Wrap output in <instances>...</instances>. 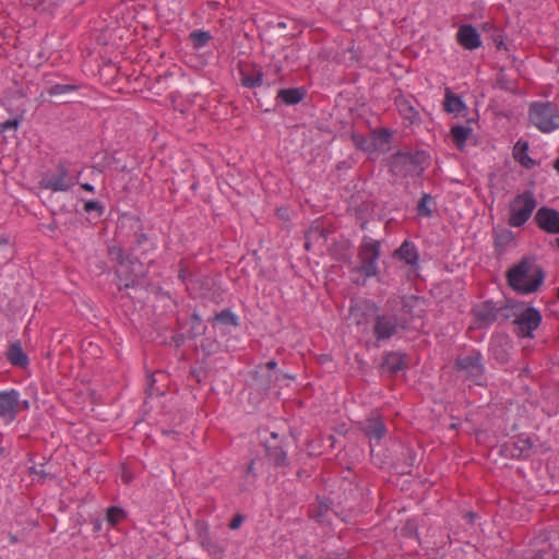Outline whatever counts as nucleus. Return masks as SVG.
I'll return each mask as SVG.
<instances>
[{"label":"nucleus","instance_id":"obj_1","mask_svg":"<svg viewBox=\"0 0 559 559\" xmlns=\"http://www.w3.org/2000/svg\"><path fill=\"white\" fill-rule=\"evenodd\" d=\"M545 278V272L534 259L523 258L507 273L509 286L519 294L535 293Z\"/></svg>","mask_w":559,"mask_h":559},{"label":"nucleus","instance_id":"obj_2","mask_svg":"<svg viewBox=\"0 0 559 559\" xmlns=\"http://www.w3.org/2000/svg\"><path fill=\"white\" fill-rule=\"evenodd\" d=\"M361 311L366 317H372L373 320V335L378 342L390 340L394 336L400 329H405V322L393 312H379V307L373 301H364L350 307V313L356 316Z\"/></svg>","mask_w":559,"mask_h":559},{"label":"nucleus","instance_id":"obj_3","mask_svg":"<svg viewBox=\"0 0 559 559\" xmlns=\"http://www.w3.org/2000/svg\"><path fill=\"white\" fill-rule=\"evenodd\" d=\"M453 370L463 381L478 386H484L487 383L484 357L477 349H471L465 355H460L454 360Z\"/></svg>","mask_w":559,"mask_h":559},{"label":"nucleus","instance_id":"obj_4","mask_svg":"<svg viewBox=\"0 0 559 559\" xmlns=\"http://www.w3.org/2000/svg\"><path fill=\"white\" fill-rule=\"evenodd\" d=\"M429 155L425 151H399L391 156L390 168L395 176H420L425 171Z\"/></svg>","mask_w":559,"mask_h":559},{"label":"nucleus","instance_id":"obj_5","mask_svg":"<svg viewBox=\"0 0 559 559\" xmlns=\"http://www.w3.org/2000/svg\"><path fill=\"white\" fill-rule=\"evenodd\" d=\"M528 119L539 131L551 132L559 128V107L552 102H533Z\"/></svg>","mask_w":559,"mask_h":559},{"label":"nucleus","instance_id":"obj_6","mask_svg":"<svg viewBox=\"0 0 559 559\" xmlns=\"http://www.w3.org/2000/svg\"><path fill=\"white\" fill-rule=\"evenodd\" d=\"M117 235L130 240L133 250L152 245L150 238L144 233V227L140 217L136 215L123 214L118 219Z\"/></svg>","mask_w":559,"mask_h":559},{"label":"nucleus","instance_id":"obj_7","mask_svg":"<svg viewBox=\"0 0 559 559\" xmlns=\"http://www.w3.org/2000/svg\"><path fill=\"white\" fill-rule=\"evenodd\" d=\"M380 241L365 236L358 251L359 265L353 271L361 273L365 277L376 276L378 274L377 261L380 258Z\"/></svg>","mask_w":559,"mask_h":559},{"label":"nucleus","instance_id":"obj_8","mask_svg":"<svg viewBox=\"0 0 559 559\" xmlns=\"http://www.w3.org/2000/svg\"><path fill=\"white\" fill-rule=\"evenodd\" d=\"M537 202L531 191L518 194L510 203L509 225L512 227L523 226L532 216Z\"/></svg>","mask_w":559,"mask_h":559},{"label":"nucleus","instance_id":"obj_9","mask_svg":"<svg viewBox=\"0 0 559 559\" xmlns=\"http://www.w3.org/2000/svg\"><path fill=\"white\" fill-rule=\"evenodd\" d=\"M475 322L479 329L490 326L492 323L502 318L503 321L509 320L513 314L508 306L497 307L492 300H486L473 308Z\"/></svg>","mask_w":559,"mask_h":559},{"label":"nucleus","instance_id":"obj_10","mask_svg":"<svg viewBox=\"0 0 559 559\" xmlns=\"http://www.w3.org/2000/svg\"><path fill=\"white\" fill-rule=\"evenodd\" d=\"M119 280V287H134L140 283V280L145 275L144 264L136 258L130 259L121 263L116 270Z\"/></svg>","mask_w":559,"mask_h":559},{"label":"nucleus","instance_id":"obj_11","mask_svg":"<svg viewBox=\"0 0 559 559\" xmlns=\"http://www.w3.org/2000/svg\"><path fill=\"white\" fill-rule=\"evenodd\" d=\"M74 185L75 180L62 162L58 164L56 174L46 176L40 180V187L51 191H68Z\"/></svg>","mask_w":559,"mask_h":559},{"label":"nucleus","instance_id":"obj_12","mask_svg":"<svg viewBox=\"0 0 559 559\" xmlns=\"http://www.w3.org/2000/svg\"><path fill=\"white\" fill-rule=\"evenodd\" d=\"M542 322L540 312L533 307L525 308L514 320L513 324L518 326L516 335L520 337H532L533 332Z\"/></svg>","mask_w":559,"mask_h":559},{"label":"nucleus","instance_id":"obj_13","mask_svg":"<svg viewBox=\"0 0 559 559\" xmlns=\"http://www.w3.org/2000/svg\"><path fill=\"white\" fill-rule=\"evenodd\" d=\"M534 221L542 230L548 234H559V211L542 206L537 210Z\"/></svg>","mask_w":559,"mask_h":559},{"label":"nucleus","instance_id":"obj_14","mask_svg":"<svg viewBox=\"0 0 559 559\" xmlns=\"http://www.w3.org/2000/svg\"><path fill=\"white\" fill-rule=\"evenodd\" d=\"M20 393L16 390L0 391V418L10 424L17 416V397Z\"/></svg>","mask_w":559,"mask_h":559},{"label":"nucleus","instance_id":"obj_15","mask_svg":"<svg viewBox=\"0 0 559 559\" xmlns=\"http://www.w3.org/2000/svg\"><path fill=\"white\" fill-rule=\"evenodd\" d=\"M532 448L533 441L531 438L520 436L516 441L503 443L500 452L507 457L521 459L527 457Z\"/></svg>","mask_w":559,"mask_h":559},{"label":"nucleus","instance_id":"obj_16","mask_svg":"<svg viewBox=\"0 0 559 559\" xmlns=\"http://www.w3.org/2000/svg\"><path fill=\"white\" fill-rule=\"evenodd\" d=\"M459 44L467 50H474L481 45L477 29L471 24L460 26L456 33Z\"/></svg>","mask_w":559,"mask_h":559},{"label":"nucleus","instance_id":"obj_17","mask_svg":"<svg viewBox=\"0 0 559 559\" xmlns=\"http://www.w3.org/2000/svg\"><path fill=\"white\" fill-rule=\"evenodd\" d=\"M361 430L370 439L379 442L386 433L384 423L378 416H371L362 423Z\"/></svg>","mask_w":559,"mask_h":559},{"label":"nucleus","instance_id":"obj_18","mask_svg":"<svg viewBox=\"0 0 559 559\" xmlns=\"http://www.w3.org/2000/svg\"><path fill=\"white\" fill-rule=\"evenodd\" d=\"M307 92L304 87L281 88L276 98L287 106L297 105L304 100Z\"/></svg>","mask_w":559,"mask_h":559},{"label":"nucleus","instance_id":"obj_19","mask_svg":"<svg viewBox=\"0 0 559 559\" xmlns=\"http://www.w3.org/2000/svg\"><path fill=\"white\" fill-rule=\"evenodd\" d=\"M80 90V85L76 84H55L47 90V94L51 97H56L60 103H69V95Z\"/></svg>","mask_w":559,"mask_h":559},{"label":"nucleus","instance_id":"obj_20","mask_svg":"<svg viewBox=\"0 0 559 559\" xmlns=\"http://www.w3.org/2000/svg\"><path fill=\"white\" fill-rule=\"evenodd\" d=\"M265 455L270 463L276 467L286 466L287 454L278 444H271L269 441L264 444Z\"/></svg>","mask_w":559,"mask_h":559},{"label":"nucleus","instance_id":"obj_21","mask_svg":"<svg viewBox=\"0 0 559 559\" xmlns=\"http://www.w3.org/2000/svg\"><path fill=\"white\" fill-rule=\"evenodd\" d=\"M381 367L391 374H395L406 367L405 357L397 352L389 353L384 356Z\"/></svg>","mask_w":559,"mask_h":559},{"label":"nucleus","instance_id":"obj_22","mask_svg":"<svg viewBox=\"0 0 559 559\" xmlns=\"http://www.w3.org/2000/svg\"><path fill=\"white\" fill-rule=\"evenodd\" d=\"M7 359L16 367L24 368L28 365L27 355L23 352L20 342H13L9 345Z\"/></svg>","mask_w":559,"mask_h":559},{"label":"nucleus","instance_id":"obj_23","mask_svg":"<svg viewBox=\"0 0 559 559\" xmlns=\"http://www.w3.org/2000/svg\"><path fill=\"white\" fill-rule=\"evenodd\" d=\"M394 255L409 265H416L419 258L415 245L408 240H405L400 248L395 250Z\"/></svg>","mask_w":559,"mask_h":559},{"label":"nucleus","instance_id":"obj_24","mask_svg":"<svg viewBox=\"0 0 559 559\" xmlns=\"http://www.w3.org/2000/svg\"><path fill=\"white\" fill-rule=\"evenodd\" d=\"M528 143L519 141L513 148L514 158L526 169H531L536 162L527 155Z\"/></svg>","mask_w":559,"mask_h":559},{"label":"nucleus","instance_id":"obj_25","mask_svg":"<svg viewBox=\"0 0 559 559\" xmlns=\"http://www.w3.org/2000/svg\"><path fill=\"white\" fill-rule=\"evenodd\" d=\"M436 205L437 203L431 194L423 193L416 205L417 214L423 217H431L433 215Z\"/></svg>","mask_w":559,"mask_h":559},{"label":"nucleus","instance_id":"obj_26","mask_svg":"<svg viewBox=\"0 0 559 559\" xmlns=\"http://www.w3.org/2000/svg\"><path fill=\"white\" fill-rule=\"evenodd\" d=\"M443 106L445 111L455 115H459L466 109L463 100L457 95L453 94L450 90H447Z\"/></svg>","mask_w":559,"mask_h":559},{"label":"nucleus","instance_id":"obj_27","mask_svg":"<svg viewBox=\"0 0 559 559\" xmlns=\"http://www.w3.org/2000/svg\"><path fill=\"white\" fill-rule=\"evenodd\" d=\"M514 235L509 229H502L495 233V248L499 253L506 251L509 245L513 241Z\"/></svg>","mask_w":559,"mask_h":559},{"label":"nucleus","instance_id":"obj_28","mask_svg":"<svg viewBox=\"0 0 559 559\" xmlns=\"http://www.w3.org/2000/svg\"><path fill=\"white\" fill-rule=\"evenodd\" d=\"M450 132H451V136H452L454 144L459 148H462L465 144V141L469 136L472 129L469 127L456 124L451 128Z\"/></svg>","mask_w":559,"mask_h":559},{"label":"nucleus","instance_id":"obj_29","mask_svg":"<svg viewBox=\"0 0 559 559\" xmlns=\"http://www.w3.org/2000/svg\"><path fill=\"white\" fill-rule=\"evenodd\" d=\"M263 83V73L261 70H254L252 74L241 72V84L248 88L261 86Z\"/></svg>","mask_w":559,"mask_h":559},{"label":"nucleus","instance_id":"obj_30","mask_svg":"<svg viewBox=\"0 0 559 559\" xmlns=\"http://www.w3.org/2000/svg\"><path fill=\"white\" fill-rule=\"evenodd\" d=\"M253 380L259 390L267 391L271 389L273 382L276 380L271 373H263L260 370L253 372Z\"/></svg>","mask_w":559,"mask_h":559},{"label":"nucleus","instance_id":"obj_31","mask_svg":"<svg viewBox=\"0 0 559 559\" xmlns=\"http://www.w3.org/2000/svg\"><path fill=\"white\" fill-rule=\"evenodd\" d=\"M211 38H212L211 34L206 31H193L190 34V39L195 49H200V48L206 46L209 44V41L211 40Z\"/></svg>","mask_w":559,"mask_h":559},{"label":"nucleus","instance_id":"obj_32","mask_svg":"<svg viewBox=\"0 0 559 559\" xmlns=\"http://www.w3.org/2000/svg\"><path fill=\"white\" fill-rule=\"evenodd\" d=\"M217 322L225 324V325H238V319L237 316L230 311V309H224L221 312H218L215 318Z\"/></svg>","mask_w":559,"mask_h":559},{"label":"nucleus","instance_id":"obj_33","mask_svg":"<svg viewBox=\"0 0 559 559\" xmlns=\"http://www.w3.org/2000/svg\"><path fill=\"white\" fill-rule=\"evenodd\" d=\"M124 516H126L124 510L119 507H110L107 509L106 520L112 526L116 525Z\"/></svg>","mask_w":559,"mask_h":559},{"label":"nucleus","instance_id":"obj_34","mask_svg":"<svg viewBox=\"0 0 559 559\" xmlns=\"http://www.w3.org/2000/svg\"><path fill=\"white\" fill-rule=\"evenodd\" d=\"M353 141L358 148L365 152H372L377 148V145L373 140H369L362 135L354 134Z\"/></svg>","mask_w":559,"mask_h":559},{"label":"nucleus","instance_id":"obj_35","mask_svg":"<svg viewBox=\"0 0 559 559\" xmlns=\"http://www.w3.org/2000/svg\"><path fill=\"white\" fill-rule=\"evenodd\" d=\"M12 249L9 245L8 238H0V265L5 264L11 260Z\"/></svg>","mask_w":559,"mask_h":559},{"label":"nucleus","instance_id":"obj_36","mask_svg":"<svg viewBox=\"0 0 559 559\" xmlns=\"http://www.w3.org/2000/svg\"><path fill=\"white\" fill-rule=\"evenodd\" d=\"M108 254L111 261L117 262L118 266L127 261L123 250L119 247L112 246L108 248Z\"/></svg>","mask_w":559,"mask_h":559},{"label":"nucleus","instance_id":"obj_37","mask_svg":"<svg viewBox=\"0 0 559 559\" xmlns=\"http://www.w3.org/2000/svg\"><path fill=\"white\" fill-rule=\"evenodd\" d=\"M84 211L86 213L96 212L97 217H100L104 214L105 207L97 200H90L84 203Z\"/></svg>","mask_w":559,"mask_h":559},{"label":"nucleus","instance_id":"obj_38","mask_svg":"<svg viewBox=\"0 0 559 559\" xmlns=\"http://www.w3.org/2000/svg\"><path fill=\"white\" fill-rule=\"evenodd\" d=\"M497 86L500 88V90H503V91H507V92H513L515 90V85L512 81H510L502 72V70L500 71V73L498 74V78H497Z\"/></svg>","mask_w":559,"mask_h":559},{"label":"nucleus","instance_id":"obj_39","mask_svg":"<svg viewBox=\"0 0 559 559\" xmlns=\"http://www.w3.org/2000/svg\"><path fill=\"white\" fill-rule=\"evenodd\" d=\"M21 119L20 118H13L9 119L4 122H0V133H4L9 130L15 131L20 126Z\"/></svg>","mask_w":559,"mask_h":559},{"label":"nucleus","instance_id":"obj_40","mask_svg":"<svg viewBox=\"0 0 559 559\" xmlns=\"http://www.w3.org/2000/svg\"><path fill=\"white\" fill-rule=\"evenodd\" d=\"M317 237L324 239L325 238L324 230L320 229L318 227L309 230V233L307 234V241L305 242V247L307 250H309V248H310V240L313 238H317Z\"/></svg>","mask_w":559,"mask_h":559},{"label":"nucleus","instance_id":"obj_41","mask_svg":"<svg viewBox=\"0 0 559 559\" xmlns=\"http://www.w3.org/2000/svg\"><path fill=\"white\" fill-rule=\"evenodd\" d=\"M205 326L197 325V323H191V328L187 332L188 338H195L197 336L204 333Z\"/></svg>","mask_w":559,"mask_h":559},{"label":"nucleus","instance_id":"obj_42","mask_svg":"<svg viewBox=\"0 0 559 559\" xmlns=\"http://www.w3.org/2000/svg\"><path fill=\"white\" fill-rule=\"evenodd\" d=\"M406 536L413 537L417 534V525L414 521H407L403 527Z\"/></svg>","mask_w":559,"mask_h":559},{"label":"nucleus","instance_id":"obj_43","mask_svg":"<svg viewBox=\"0 0 559 559\" xmlns=\"http://www.w3.org/2000/svg\"><path fill=\"white\" fill-rule=\"evenodd\" d=\"M245 520V516L241 515V514H237L229 523V528L230 530H237L240 527L241 523L243 522Z\"/></svg>","mask_w":559,"mask_h":559},{"label":"nucleus","instance_id":"obj_44","mask_svg":"<svg viewBox=\"0 0 559 559\" xmlns=\"http://www.w3.org/2000/svg\"><path fill=\"white\" fill-rule=\"evenodd\" d=\"M326 510V506H319L316 510H313V516L320 521L324 516Z\"/></svg>","mask_w":559,"mask_h":559},{"label":"nucleus","instance_id":"obj_45","mask_svg":"<svg viewBox=\"0 0 559 559\" xmlns=\"http://www.w3.org/2000/svg\"><path fill=\"white\" fill-rule=\"evenodd\" d=\"M407 465L414 466L416 464V454L412 449L406 450Z\"/></svg>","mask_w":559,"mask_h":559},{"label":"nucleus","instance_id":"obj_46","mask_svg":"<svg viewBox=\"0 0 559 559\" xmlns=\"http://www.w3.org/2000/svg\"><path fill=\"white\" fill-rule=\"evenodd\" d=\"M533 559H556L549 551H538Z\"/></svg>","mask_w":559,"mask_h":559},{"label":"nucleus","instance_id":"obj_47","mask_svg":"<svg viewBox=\"0 0 559 559\" xmlns=\"http://www.w3.org/2000/svg\"><path fill=\"white\" fill-rule=\"evenodd\" d=\"M352 316L355 318L357 324H361L364 321H368L369 319H372V317H366L362 314L361 311H358L356 316L352 313Z\"/></svg>","mask_w":559,"mask_h":559},{"label":"nucleus","instance_id":"obj_48","mask_svg":"<svg viewBox=\"0 0 559 559\" xmlns=\"http://www.w3.org/2000/svg\"><path fill=\"white\" fill-rule=\"evenodd\" d=\"M29 408V402L27 400L20 401V396L17 397V413L21 411H26Z\"/></svg>","mask_w":559,"mask_h":559},{"label":"nucleus","instance_id":"obj_49","mask_svg":"<svg viewBox=\"0 0 559 559\" xmlns=\"http://www.w3.org/2000/svg\"><path fill=\"white\" fill-rule=\"evenodd\" d=\"M493 43L496 45V47L498 49H501L502 47H504V43H503V39H502V36L501 35H497L495 36L493 38Z\"/></svg>","mask_w":559,"mask_h":559},{"label":"nucleus","instance_id":"obj_50","mask_svg":"<svg viewBox=\"0 0 559 559\" xmlns=\"http://www.w3.org/2000/svg\"><path fill=\"white\" fill-rule=\"evenodd\" d=\"M190 320H191V323H197V325H202V319H201V317H200L198 313H195V312L191 314Z\"/></svg>","mask_w":559,"mask_h":559},{"label":"nucleus","instance_id":"obj_51","mask_svg":"<svg viewBox=\"0 0 559 559\" xmlns=\"http://www.w3.org/2000/svg\"><path fill=\"white\" fill-rule=\"evenodd\" d=\"M190 374L198 381L200 382L201 381V377H200V370L198 369H191L190 371Z\"/></svg>","mask_w":559,"mask_h":559},{"label":"nucleus","instance_id":"obj_52","mask_svg":"<svg viewBox=\"0 0 559 559\" xmlns=\"http://www.w3.org/2000/svg\"><path fill=\"white\" fill-rule=\"evenodd\" d=\"M277 366V362L275 360H270L265 364V368L267 370H274Z\"/></svg>","mask_w":559,"mask_h":559},{"label":"nucleus","instance_id":"obj_53","mask_svg":"<svg viewBox=\"0 0 559 559\" xmlns=\"http://www.w3.org/2000/svg\"><path fill=\"white\" fill-rule=\"evenodd\" d=\"M82 189L88 191V192H94V186L90 185V183H82L81 185Z\"/></svg>","mask_w":559,"mask_h":559},{"label":"nucleus","instance_id":"obj_54","mask_svg":"<svg viewBox=\"0 0 559 559\" xmlns=\"http://www.w3.org/2000/svg\"><path fill=\"white\" fill-rule=\"evenodd\" d=\"M254 463H255V461H254V460H252V461L250 462V464L247 466V474H252V473H253V466H254Z\"/></svg>","mask_w":559,"mask_h":559},{"label":"nucleus","instance_id":"obj_55","mask_svg":"<svg viewBox=\"0 0 559 559\" xmlns=\"http://www.w3.org/2000/svg\"><path fill=\"white\" fill-rule=\"evenodd\" d=\"M381 136L383 138V141L389 142L390 136H391V133H390V132H388L386 130H384V131L382 132Z\"/></svg>","mask_w":559,"mask_h":559},{"label":"nucleus","instance_id":"obj_56","mask_svg":"<svg viewBox=\"0 0 559 559\" xmlns=\"http://www.w3.org/2000/svg\"><path fill=\"white\" fill-rule=\"evenodd\" d=\"M185 337H187V333L178 335L175 340H176L177 344L180 345Z\"/></svg>","mask_w":559,"mask_h":559},{"label":"nucleus","instance_id":"obj_57","mask_svg":"<svg viewBox=\"0 0 559 559\" xmlns=\"http://www.w3.org/2000/svg\"><path fill=\"white\" fill-rule=\"evenodd\" d=\"M33 472L37 475H39L40 477H45L46 476V473L44 469H35L33 468Z\"/></svg>","mask_w":559,"mask_h":559},{"label":"nucleus","instance_id":"obj_58","mask_svg":"<svg viewBox=\"0 0 559 559\" xmlns=\"http://www.w3.org/2000/svg\"><path fill=\"white\" fill-rule=\"evenodd\" d=\"M550 245H551L552 247H555V248H558V249H559V237L555 238V239L550 242Z\"/></svg>","mask_w":559,"mask_h":559},{"label":"nucleus","instance_id":"obj_59","mask_svg":"<svg viewBox=\"0 0 559 559\" xmlns=\"http://www.w3.org/2000/svg\"><path fill=\"white\" fill-rule=\"evenodd\" d=\"M9 539H10V543H11V544H15V543H17V537H16L15 535H13V534H10V535H9Z\"/></svg>","mask_w":559,"mask_h":559},{"label":"nucleus","instance_id":"obj_60","mask_svg":"<svg viewBox=\"0 0 559 559\" xmlns=\"http://www.w3.org/2000/svg\"><path fill=\"white\" fill-rule=\"evenodd\" d=\"M100 526H102L100 521L96 520V521L94 522V531H99V530H100Z\"/></svg>","mask_w":559,"mask_h":559},{"label":"nucleus","instance_id":"obj_61","mask_svg":"<svg viewBox=\"0 0 559 559\" xmlns=\"http://www.w3.org/2000/svg\"><path fill=\"white\" fill-rule=\"evenodd\" d=\"M48 228H49V230L55 231L57 226H56L55 223H51V224L48 225Z\"/></svg>","mask_w":559,"mask_h":559},{"label":"nucleus","instance_id":"obj_62","mask_svg":"<svg viewBox=\"0 0 559 559\" xmlns=\"http://www.w3.org/2000/svg\"><path fill=\"white\" fill-rule=\"evenodd\" d=\"M555 168L559 173V158L555 162Z\"/></svg>","mask_w":559,"mask_h":559},{"label":"nucleus","instance_id":"obj_63","mask_svg":"<svg viewBox=\"0 0 559 559\" xmlns=\"http://www.w3.org/2000/svg\"><path fill=\"white\" fill-rule=\"evenodd\" d=\"M277 437H278V435H277L276 432H272V433H271V438H272V439L276 440V439H277Z\"/></svg>","mask_w":559,"mask_h":559},{"label":"nucleus","instance_id":"obj_64","mask_svg":"<svg viewBox=\"0 0 559 559\" xmlns=\"http://www.w3.org/2000/svg\"><path fill=\"white\" fill-rule=\"evenodd\" d=\"M4 449L0 447V455L3 453Z\"/></svg>","mask_w":559,"mask_h":559}]
</instances>
